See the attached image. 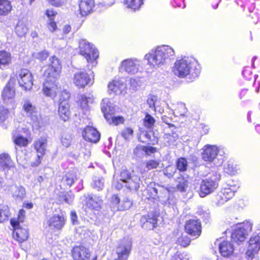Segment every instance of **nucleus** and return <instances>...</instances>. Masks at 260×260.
<instances>
[{"mask_svg": "<svg viewBox=\"0 0 260 260\" xmlns=\"http://www.w3.org/2000/svg\"><path fill=\"white\" fill-rule=\"evenodd\" d=\"M173 71L179 77L184 78L188 76L189 78L194 79L199 75L201 67L194 58L184 57L175 61Z\"/></svg>", "mask_w": 260, "mask_h": 260, "instance_id": "f257e3e1", "label": "nucleus"}, {"mask_svg": "<svg viewBox=\"0 0 260 260\" xmlns=\"http://www.w3.org/2000/svg\"><path fill=\"white\" fill-rule=\"evenodd\" d=\"M175 55L173 49L169 46L163 45L152 49L144 56L147 64L154 68L165 64L171 57Z\"/></svg>", "mask_w": 260, "mask_h": 260, "instance_id": "f03ea898", "label": "nucleus"}, {"mask_svg": "<svg viewBox=\"0 0 260 260\" xmlns=\"http://www.w3.org/2000/svg\"><path fill=\"white\" fill-rule=\"evenodd\" d=\"M120 181H114L113 185L117 189H120L124 183V186L131 190H137L140 187V177L135 174L134 172H131L125 169L121 171L120 174Z\"/></svg>", "mask_w": 260, "mask_h": 260, "instance_id": "7ed1b4c3", "label": "nucleus"}, {"mask_svg": "<svg viewBox=\"0 0 260 260\" xmlns=\"http://www.w3.org/2000/svg\"><path fill=\"white\" fill-rule=\"evenodd\" d=\"M80 54L83 56L91 67L97 64L96 59L99 57V52L94 46L86 40L81 39L79 42Z\"/></svg>", "mask_w": 260, "mask_h": 260, "instance_id": "20e7f679", "label": "nucleus"}, {"mask_svg": "<svg viewBox=\"0 0 260 260\" xmlns=\"http://www.w3.org/2000/svg\"><path fill=\"white\" fill-rule=\"evenodd\" d=\"M220 175L215 173L210 177L203 179L200 184V196L202 198L213 192L218 186Z\"/></svg>", "mask_w": 260, "mask_h": 260, "instance_id": "39448f33", "label": "nucleus"}, {"mask_svg": "<svg viewBox=\"0 0 260 260\" xmlns=\"http://www.w3.org/2000/svg\"><path fill=\"white\" fill-rule=\"evenodd\" d=\"M251 230L252 224L249 221L239 223L232 234V239L235 242L239 244L245 241Z\"/></svg>", "mask_w": 260, "mask_h": 260, "instance_id": "423d86ee", "label": "nucleus"}, {"mask_svg": "<svg viewBox=\"0 0 260 260\" xmlns=\"http://www.w3.org/2000/svg\"><path fill=\"white\" fill-rule=\"evenodd\" d=\"M72 81L78 88H84L86 86H90L93 84L94 75L92 73L88 74L85 71H78L73 75Z\"/></svg>", "mask_w": 260, "mask_h": 260, "instance_id": "0eeeda50", "label": "nucleus"}, {"mask_svg": "<svg viewBox=\"0 0 260 260\" xmlns=\"http://www.w3.org/2000/svg\"><path fill=\"white\" fill-rule=\"evenodd\" d=\"M141 68V61L135 57L126 58L122 60L119 65V69L121 72L131 75L137 74Z\"/></svg>", "mask_w": 260, "mask_h": 260, "instance_id": "6e6552de", "label": "nucleus"}, {"mask_svg": "<svg viewBox=\"0 0 260 260\" xmlns=\"http://www.w3.org/2000/svg\"><path fill=\"white\" fill-rule=\"evenodd\" d=\"M12 139L14 144L20 147H26L30 142L27 137H30L31 132L26 127L18 128L13 131Z\"/></svg>", "mask_w": 260, "mask_h": 260, "instance_id": "1a4fd4ad", "label": "nucleus"}, {"mask_svg": "<svg viewBox=\"0 0 260 260\" xmlns=\"http://www.w3.org/2000/svg\"><path fill=\"white\" fill-rule=\"evenodd\" d=\"M57 79L49 77H45L42 89L43 94L45 96L52 99L56 97L59 90L57 82Z\"/></svg>", "mask_w": 260, "mask_h": 260, "instance_id": "9d476101", "label": "nucleus"}, {"mask_svg": "<svg viewBox=\"0 0 260 260\" xmlns=\"http://www.w3.org/2000/svg\"><path fill=\"white\" fill-rule=\"evenodd\" d=\"M49 64L44 72L45 77L58 79L61 71V64L58 58L53 56L49 58Z\"/></svg>", "mask_w": 260, "mask_h": 260, "instance_id": "9b49d317", "label": "nucleus"}, {"mask_svg": "<svg viewBox=\"0 0 260 260\" xmlns=\"http://www.w3.org/2000/svg\"><path fill=\"white\" fill-rule=\"evenodd\" d=\"M19 86L25 91H29L33 86L32 76L27 69L21 70L17 77Z\"/></svg>", "mask_w": 260, "mask_h": 260, "instance_id": "f8f14e48", "label": "nucleus"}, {"mask_svg": "<svg viewBox=\"0 0 260 260\" xmlns=\"http://www.w3.org/2000/svg\"><path fill=\"white\" fill-rule=\"evenodd\" d=\"M66 219L64 213L54 214L46 220L44 225L54 230H60L64 225Z\"/></svg>", "mask_w": 260, "mask_h": 260, "instance_id": "ddd939ff", "label": "nucleus"}, {"mask_svg": "<svg viewBox=\"0 0 260 260\" xmlns=\"http://www.w3.org/2000/svg\"><path fill=\"white\" fill-rule=\"evenodd\" d=\"M132 249V241L128 239L122 240L116 249L118 256L115 259L127 260Z\"/></svg>", "mask_w": 260, "mask_h": 260, "instance_id": "4468645a", "label": "nucleus"}, {"mask_svg": "<svg viewBox=\"0 0 260 260\" xmlns=\"http://www.w3.org/2000/svg\"><path fill=\"white\" fill-rule=\"evenodd\" d=\"M15 78L11 77L2 93V97L4 102H11L14 100L15 96Z\"/></svg>", "mask_w": 260, "mask_h": 260, "instance_id": "2eb2a0df", "label": "nucleus"}, {"mask_svg": "<svg viewBox=\"0 0 260 260\" xmlns=\"http://www.w3.org/2000/svg\"><path fill=\"white\" fill-rule=\"evenodd\" d=\"M218 152L219 150L216 146L206 145L203 148L202 159L205 161L215 164L214 162Z\"/></svg>", "mask_w": 260, "mask_h": 260, "instance_id": "dca6fc26", "label": "nucleus"}, {"mask_svg": "<svg viewBox=\"0 0 260 260\" xmlns=\"http://www.w3.org/2000/svg\"><path fill=\"white\" fill-rule=\"evenodd\" d=\"M108 91L110 94H116L122 93L126 88L125 80L123 78H118L110 82L108 85Z\"/></svg>", "mask_w": 260, "mask_h": 260, "instance_id": "f3484780", "label": "nucleus"}, {"mask_svg": "<svg viewBox=\"0 0 260 260\" xmlns=\"http://www.w3.org/2000/svg\"><path fill=\"white\" fill-rule=\"evenodd\" d=\"M11 224L14 229L13 237L17 241L22 242L28 238V232L24 229L19 227V224L15 218L11 219Z\"/></svg>", "mask_w": 260, "mask_h": 260, "instance_id": "a211bd4d", "label": "nucleus"}, {"mask_svg": "<svg viewBox=\"0 0 260 260\" xmlns=\"http://www.w3.org/2000/svg\"><path fill=\"white\" fill-rule=\"evenodd\" d=\"M72 254L74 260H88L90 257L89 250L82 245L74 247Z\"/></svg>", "mask_w": 260, "mask_h": 260, "instance_id": "6ab92c4d", "label": "nucleus"}, {"mask_svg": "<svg viewBox=\"0 0 260 260\" xmlns=\"http://www.w3.org/2000/svg\"><path fill=\"white\" fill-rule=\"evenodd\" d=\"M82 136L85 140L92 142L97 143L100 139V134L92 126H86L82 132Z\"/></svg>", "mask_w": 260, "mask_h": 260, "instance_id": "aec40b11", "label": "nucleus"}, {"mask_svg": "<svg viewBox=\"0 0 260 260\" xmlns=\"http://www.w3.org/2000/svg\"><path fill=\"white\" fill-rule=\"evenodd\" d=\"M185 230L191 236H199L202 232L201 222L199 220H188L186 222Z\"/></svg>", "mask_w": 260, "mask_h": 260, "instance_id": "412c9836", "label": "nucleus"}, {"mask_svg": "<svg viewBox=\"0 0 260 260\" xmlns=\"http://www.w3.org/2000/svg\"><path fill=\"white\" fill-rule=\"evenodd\" d=\"M260 250V237L258 235H253L249 241L248 249L246 254L249 257L252 258Z\"/></svg>", "mask_w": 260, "mask_h": 260, "instance_id": "4be33fe9", "label": "nucleus"}, {"mask_svg": "<svg viewBox=\"0 0 260 260\" xmlns=\"http://www.w3.org/2000/svg\"><path fill=\"white\" fill-rule=\"evenodd\" d=\"M142 227L148 230H152L157 223V217L156 214H149L142 216L140 219Z\"/></svg>", "mask_w": 260, "mask_h": 260, "instance_id": "5701e85b", "label": "nucleus"}, {"mask_svg": "<svg viewBox=\"0 0 260 260\" xmlns=\"http://www.w3.org/2000/svg\"><path fill=\"white\" fill-rule=\"evenodd\" d=\"M23 110L27 116L34 121H37L38 116L36 107L28 100H25L23 104Z\"/></svg>", "mask_w": 260, "mask_h": 260, "instance_id": "b1692460", "label": "nucleus"}, {"mask_svg": "<svg viewBox=\"0 0 260 260\" xmlns=\"http://www.w3.org/2000/svg\"><path fill=\"white\" fill-rule=\"evenodd\" d=\"M101 110L107 121L110 120L111 115L114 113V107L109 99H104L101 103Z\"/></svg>", "mask_w": 260, "mask_h": 260, "instance_id": "393cba45", "label": "nucleus"}, {"mask_svg": "<svg viewBox=\"0 0 260 260\" xmlns=\"http://www.w3.org/2000/svg\"><path fill=\"white\" fill-rule=\"evenodd\" d=\"M219 251L221 255L225 257H229L234 252V247L233 244L228 241H223L219 244Z\"/></svg>", "mask_w": 260, "mask_h": 260, "instance_id": "a878e982", "label": "nucleus"}, {"mask_svg": "<svg viewBox=\"0 0 260 260\" xmlns=\"http://www.w3.org/2000/svg\"><path fill=\"white\" fill-rule=\"evenodd\" d=\"M94 6V0H80L79 4L80 13L82 16L90 14Z\"/></svg>", "mask_w": 260, "mask_h": 260, "instance_id": "bb28decb", "label": "nucleus"}, {"mask_svg": "<svg viewBox=\"0 0 260 260\" xmlns=\"http://www.w3.org/2000/svg\"><path fill=\"white\" fill-rule=\"evenodd\" d=\"M58 114L60 119L67 121L70 118L71 112L69 103L61 102L58 104Z\"/></svg>", "mask_w": 260, "mask_h": 260, "instance_id": "cd10ccee", "label": "nucleus"}, {"mask_svg": "<svg viewBox=\"0 0 260 260\" xmlns=\"http://www.w3.org/2000/svg\"><path fill=\"white\" fill-rule=\"evenodd\" d=\"M34 147L38 154L44 155L47 147V140L45 137H40L34 142Z\"/></svg>", "mask_w": 260, "mask_h": 260, "instance_id": "c85d7f7f", "label": "nucleus"}, {"mask_svg": "<svg viewBox=\"0 0 260 260\" xmlns=\"http://www.w3.org/2000/svg\"><path fill=\"white\" fill-rule=\"evenodd\" d=\"M87 206L92 209L99 210L103 203V200L101 197L97 196H91L88 194L86 197Z\"/></svg>", "mask_w": 260, "mask_h": 260, "instance_id": "c756f323", "label": "nucleus"}, {"mask_svg": "<svg viewBox=\"0 0 260 260\" xmlns=\"http://www.w3.org/2000/svg\"><path fill=\"white\" fill-rule=\"evenodd\" d=\"M11 193L13 198L18 201H22L26 196L25 189L22 186H12Z\"/></svg>", "mask_w": 260, "mask_h": 260, "instance_id": "7c9ffc66", "label": "nucleus"}, {"mask_svg": "<svg viewBox=\"0 0 260 260\" xmlns=\"http://www.w3.org/2000/svg\"><path fill=\"white\" fill-rule=\"evenodd\" d=\"M14 167V163L8 153L0 154V169L2 171L9 170Z\"/></svg>", "mask_w": 260, "mask_h": 260, "instance_id": "2f4dec72", "label": "nucleus"}, {"mask_svg": "<svg viewBox=\"0 0 260 260\" xmlns=\"http://www.w3.org/2000/svg\"><path fill=\"white\" fill-rule=\"evenodd\" d=\"M94 98L91 94H83L79 95L78 103L82 109L87 110L88 104H92Z\"/></svg>", "mask_w": 260, "mask_h": 260, "instance_id": "473e14b6", "label": "nucleus"}, {"mask_svg": "<svg viewBox=\"0 0 260 260\" xmlns=\"http://www.w3.org/2000/svg\"><path fill=\"white\" fill-rule=\"evenodd\" d=\"M152 135V132L146 131H141L138 137L139 140L142 143H150L152 145H155L158 142L157 138L153 136V139H151Z\"/></svg>", "mask_w": 260, "mask_h": 260, "instance_id": "72a5a7b5", "label": "nucleus"}, {"mask_svg": "<svg viewBox=\"0 0 260 260\" xmlns=\"http://www.w3.org/2000/svg\"><path fill=\"white\" fill-rule=\"evenodd\" d=\"M12 61V55L10 52L0 50V69L4 70L10 65Z\"/></svg>", "mask_w": 260, "mask_h": 260, "instance_id": "f704fd0d", "label": "nucleus"}, {"mask_svg": "<svg viewBox=\"0 0 260 260\" xmlns=\"http://www.w3.org/2000/svg\"><path fill=\"white\" fill-rule=\"evenodd\" d=\"M171 109L174 111V114L176 116L181 117L187 116V109L183 103H177L176 106L173 104Z\"/></svg>", "mask_w": 260, "mask_h": 260, "instance_id": "c9c22d12", "label": "nucleus"}, {"mask_svg": "<svg viewBox=\"0 0 260 260\" xmlns=\"http://www.w3.org/2000/svg\"><path fill=\"white\" fill-rule=\"evenodd\" d=\"M120 199L118 197L114 194L112 197L110 207L112 210L113 212L118 211V210H124L127 208H128L131 205V203L129 202H127L126 204H127L126 206L123 207L122 206L119 205Z\"/></svg>", "mask_w": 260, "mask_h": 260, "instance_id": "e433bc0d", "label": "nucleus"}, {"mask_svg": "<svg viewBox=\"0 0 260 260\" xmlns=\"http://www.w3.org/2000/svg\"><path fill=\"white\" fill-rule=\"evenodd\" d=\"M28 31L26 24L22 21H19L15 27V32L19 37H24Z\"/></svg>", "mask_w": 260, "mask_h": 260, "instance_id": "4c0bfd02", "label": "nucleus"}, {"mask_svg": "<svg viewBox=\"0 0 260 260\" xmlns=\"http://www.w3.org/2000/svg\"><path fill=\"white\" fill-rule=\"evenodd\" d=\"M12 9L11 3L8 0H0V15H8Z\"/></svg>", "mask_w": 260, "mask_h": 260, "instance_id": "58836bf2", "label": "nucleus"}, {"mask_svg": "<svg viewBox=\"0 0 260 260\" xmlns=\"http://www.w3.org/2000/svg\"><path fill=\"white\" fill-rule=\"evenodd\" d=\"M238 188L236 186H228L222 189L220 192L221 194L224 195L228 200H230L234 197L235 192L237 191Z\"/></svg>", "mask_w": 260, "mask_h": 260, "instance_id": "ea45409f", "label": "nucleus"}, {"mask_svg": "<svg viewBox=\"0 0 260 260\" xmlns=\"http://www.w3.org/2000/svg\"><path fill=\"white\" fill-rule=\"evenodd\" d=\"M10 215V210L8 206L6 205H0V223L7 220Z\"/></svg>", "mask_w": 260, "mask_h": 260, "instance_id": "a19ab883", "label": "nucleus"}, {"mask_svg": "<svg viewBox=\"0 0 260 260\" xmlns=\"http://www.w3.org/2000/svg\"><path fill=\"white\" fill-rule=\"evenodd\" d=\"M105 179L102 176H95L93 178L91 185L93 188L98 191L101 190L104 187Z\"/></svg>", "mask_w": 260, "mask_h": 260, "instance_id": "79ce46f5", "label": "nucleus"}, {"mask_svg": "<svg viewBox=\"0 0 260 260\" xmlns=\"http://www.w3.org/2000/svg\"><path fill=\"white\" fill-rule=\"evenodd\" d=\"M125 4L127 8L136 11L140 8L143 2V0H125Z\"/></svg>", "mask_w": 260, "mask_h": 260, "instance_id": "37998d69", "label": "nucleus"}, {"mask_svg": "<svg viewBox=\"0 0 260 260\" xmlns=\"http://www.w3.org/2000/svg\"><path fill=\"white\" fill-rule=\"evenodd\" d=\"M60 141L62 145L64 147L67 148L69 147L72 143V135L68 133L64 132L62 134L61 136Z\"/></svg>", "mask_w": 260, "mask_h": 260, "instance_id": "c03bdc74", "label": "nucleus"}, {"mask_svg": "<svg viewBox=\"0 0 260 260\" xmlns=\"http://www.w3.org/2000/svg\"><path fill=\"white\" fill-rule=\"evenodd\" d=\"M178 139V135L176 133L172 134H166L164 135L165 140L169 144V145H175L177 140Z\"/></svg>", "mask_w": 260, "mask_h": 260, "instance_id": "a18cd8bd", "label": "nucleus"}, {"mask_svg": "<svg viewBox=\"0 0 260 260\" xmlns=\"http://www.w3.org/2000/svg\"><path fill=\"white\" fill-rule=\"evenodd\" d=\"M9 110L3 106H0V124L4 127H6L4 122L8 117Z\"/></svg>", "mask_w": 260, "mask_h": 260, "instance_id": "49530a36", "label": "nucleus"}, {"mask_svg": "<svg viewBox=\"0 0 260 260\" xmlns=\"http://www.w3.org/2000/svg\"><path fill=\"white\" fill-rule=\"evenodd\" d=\"M77 179L76 175L73 172L67 173L63 178V181L71 186Z\"/></svg>", "mask_w": 260, "mask_h": 260, "instance_id": "de8ad7c7", "label": "nucleus"}, {"mask_svg": "<svg viewBox=\"0 0 260 260\" xmlns=\"http://www.w3.org/2000/svg\"><path fill=\"white\" fill-rule=\"evenodd\" d=\"M224 171L229 175H234L238 171V168L233 163L228 162L224 167Z\"/></svg>", "mask_w": 260, "mask_h": 260, "instance_id": "09e8293b", "label": "nucleus"}, {"mask_svg": "<svg viewBox=\"0 0 260 260\" xmlns=\"http://www.w3.org/2000/svg\"><path fill=\"white\" fill-rule=\"evenodd\" d=\"M49 55V52L46 50L41 51L33 54V57L40 61L45 60Z\"/></svg>", "mask_w": 260, "mask_h": 260, "instance_id": "8fccbe9b", "label": "nucleus"}, {"mask_svg": "<svg viewBox=\"0 0 260 260\" xmlns=\"http://www.w3.org/2000/svg\"><path fill=\"white\" fill-rule=\"evenodd\" d=\"M159 164V162L155 160H149L144 162L142 167L145 166L147 169V171H149L157 168Z\"/></svg>", "mask_w": 260, "mask_h": 260, "instance_id": "3c124183", "label": "nucleus"}, {"mask_svg": "<svg viewBox=\"0 0 260 260\" xmlns=\"http://www.w3.org/2000/svg\"><path fill=\"white\" fill-rule=\"evenodd\" d=\"M134 131L131 127H125L121 132L122 137L126 140H130L133 136Z\"/></svg>", "mask_w": 260, "mask_h": 260, "instance_id": "603ef678", "label": "nucleus"}, {"mask_svg": "<svg viewBox=\"0 0 260 260\" xmlns=\"http://www.w3.org/2000/svg\"><path fill=\"white\" fill-rule=\"evenodd\" d=\"M155 123V119L150 114H147L144 119V124L147 128H151Z\"/></svg>", "mask_w": 260, "mask_h": 260, "instance_id": "864d4df0", "label": "nucleus"}, {"mask_svg": "<svg viewBox=\"0 0 260 260\" xmlns=\"http://www.w3.org/2000/svg\"><path fill=\"white\" fill-rule=\"evenodd\" d=\"M187 161L183 157L179 158L177 161V168L180 171H184L187 169Z\"/></svg>", "mask_w": 260, "mask_h": 260, "instance_id": "5fc2aeb1", "label": "nucleus"}, {"mask_svg": "<svg viewBox=\"0 0 260 260\" xmlns=\"http://www.w3.org/2000/svg\"><path fill=\"white\" fill-rule=\"evenodd\" d=\"M172 260H190V256L185 252H177L172 257Z\"/></svg>", "mask_w": 260, "mask_h": 260, "instance_id": "6e6d98bb", "label": "nucleus"}, {"mask_svg": "<svg viewBox=\"0 0 260 260\" xmlns=\"http://www.w3.org/2000/svg\"><path fill=\"white\" fill-rule=\"evenodd\" d=\"M229 200L223 194H221V193L219 192L216 196L215 199V203L217 206H221L226 202Z\"/></svg>", "mask_w": 260, "mask_h": 260, "instance_id": "4d7b16f0", "label": "nucleus"}, {"mask_svg": "<svg viewBox=\"0 0 260 260\" xmlns=\"http://www.w3.org/2000/svg\"><path fill=\"white\" fill-rule=\"evenodd\" d=\"M176 168L174 166H169L164 170V175L168 178L172 177L176 171Z\"/></svg>", "mask_w": 260, "mask_h": 260, "instance_id": "13d9d810", "label": "nucleus"}, {"mask_svg": "<svg viewBox=\"0 0 260 260\" xmlns=\"http://www.w3.org/2000/svg\"><path fill=\"white\" fill-rule=\"evenodd\" d=\"M144 146L138 145L134 149L133 153L137 157H141L144 154Z\"/></svg>", "mask_w": 260, "mask_h": 260, "instance_id": "bf43d9fd", "label": "nucleus"}, {"mask_svg": "<svg viewBox=\"0 0 260 260\" xmlns=\"http://www.w3.org/2000/svg\"><path fill=\"white\" fill-rule=\"evenodd\" d=\"M70 97V94L69 92L66 90L62 91L59 97V103L65 102L66 103H68V100Z\"/></svg>", "mask_w": 260, "mask_h": 260, "instance_id": "052dcab7", "label": "nucleus"}, {"mask_svg": "<svg viewBox=\"0 0 260 260\" xmlns=\"http://www.w3.org/2000/svg\"><path fill=\"white\" fill-rule=\"evenodd\" d=\"M177 242L181 246L185 247L189 244L190 240L187 237H181L178 238Z\"/></svg>", "mask_w": 260, "mask_h": 260, "instance_id": "680f3d73", "label": "nucleus"}, {"mask_svg": "<svg viewBox=\"0 0 260 260\" xmlns=\"http://www.w3.org/2000/svg\"><path fill=\"white\" fill-rule=\"evenodd\" d=\"M187 187V182L183 179H181V181L177 185V189L181 192L185 190L186 187Z\"/></svg>", "mask_w": 260, "mask_h": 260, "instance_id": "e2e57ef3", "label": "nucleus"}, {"mask_svg": "<svg viewBox=\"0 0 260 260\" xmlns=\"http://www.w3.org/2000/svg\"><path fill=\"white\" fill-rule=\"evenodd\" d=\"M112 120V122L115 125H118L120 123H123L124 119L122 116H113L111 115L110 120Z\"/></svg>", "mask_w": 260, "mask_h": 260, "instance_id": "0e129e2a", "label": "nucleus"}, {"mask_svg": "<svg viewBox=\"0 0 260 260\" xmlns=\"http://www.w3.org/2000/svg\"><path fill=\"white\" fill-rule=\"evenodd\" d=\"M48 27L49 29L52 32L56 30V24L55 21H54L53 18H50L49 19L48 22Z\"/></svg>", "mask_w": 260, "mask_h": 260, "instance_id": "69168bd1", "label": "nucleus"}, {"mask_svg": "<svg viewBox=\"0 0 260 260\" xmlns=\"http://www.w3.org/2000/svg\"><path fill=\"white\" fill-rule=\"evenodd\" d=\"M144 151L146 155H150L156 152V148L152 146H144Z\"/></svg>", "mask_w": 260, "mask_h": 260, "instance_id": "338daca9", "label": "nucleus"}, {"mask_svg": "<svg viewBox=\"0 0 260 260\" xmlns=\"http://www.w3.org/2000/svg\"><path fill=\"white\" fill-rule=\"evenodd\" d=\"M49 4L51 6L60 7L63 5V2L62 0H47Z\"/></svg>", "mask_w": 260, "mask_h": 260, "instance_id": "774afa93", "label": "nucleus"}]
</instances>
